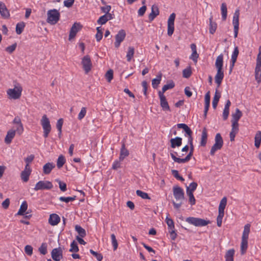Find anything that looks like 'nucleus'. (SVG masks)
<instances>
[{
    "mask_svg": "<svg viewBox=\"0 0 261 261\" xmlns=\"http://www.w3.org/2000/svg\"><path fill=\"white\" fill-rule=\"evenodd\" d=\"M17 47V44L15 43L10 46L7 47L5 50L9 54H12L15 49Z\"/></svg>",
    "mask_w": 261,
    "mask_h": 261,
    "instance_id": "53",
    "label": "nucleus"
},
{
    "mask_svg": "<svg viewBox=\"0 0 261 261\" xmlns=\"http://www.w3.org/2000/svg\"><path fill=\"white\" fill-rule=\"evenodd\" d=\"M171 172L174 177H175L176 179L181 181H184V178L179 175L178 171L176 170H172Z\"/></svg>",
    "mask_w": 261,
    "mask_h": 261,
    "instance_id": "58",
    "label": "nucleus"
},
{
    "mask_svg": "<svg viewBox=\"0 0 261 261\" xmlns=\"http://www.w3.org/2000/svg\"><path fill=\"white\" fill-rule=\"evenodd\" d=\"M46 248L47 247L45 244L43 243L39 248V251H40V253L42 254L43 255L46 254L47 253Z\"/></svg>",
    "mask_w": 261,
    "mask_h": 261,
    "instance_id": "64",
    "label": "nucleus"
},
{
    "mask_svg": "<svg viewBox=\"0 0 261 261\" xmlns=\"http://www.w3.org/2000/svg\"><path fill=\"white\" fill-rule=\"evenodd\" d=\"M80 25L78 23H75L72 27H71L70 33L69 35V39L71 40L73 38H74L76 33L78 32V31L80 30Z\"/></svg>",
    "mask_w": 261,
    "mask_h": 261,
    "instance_id": "21",
    "label": "nucleus"
},
{
    "mask_svg": "<svg viewBox=\"0 0 261 261\" xmlns=\"http://www.w3.org/2000/svg\"><path fill=\"white\" fill-rule=\"evenodd\" d=\"M16 133L14 129H10L8 131L6 136L5 138V142L6 144L11 143L12 139L14 138Z\"/></svg>",
    "mask_w": 261,
    "mask_h": 261,
    "instance_id": "22",
    "label": "nucleus"
},
{
    "mask_svg": "<svg viewBox=\"0 0 261 261\" xmlns=\"http://www.w3.org/2000/svg\"><path fill=\"white\" fill-rule=\"evenodd\" d=\"M211 95L210 92L208 91L205 95L204 97V115L205 117L207 115L210 105Z\"/></svg>",
    "mask_w": 261,
    "mask_h": 261,
    "instance_id": "18",
    "label": "nucleus"
},
{
    "mask_svg": "<svg viewBox=\"0 0 261 261\" xmlns=\"http://www.w3.org/2000/svg\"><path fill=\"white\" fill-rule=\"evenodd\" d=\"M158 94L160 100V106L162 110L164 111H171L168 102L164 94H163V92H161V91H159Z\"/></svg>",
    "mask_w": 261,
    "mask_h": 261,
    "instance_id": "13",
    "label": "nucleus"
},
{
    "mask_svg": "<svg viewBox=\"0 0 261 261\" xmlns=\"http://www.w3.org/2000/svg\"><path fill=\"white\" fill-rule=\"evenodd\" d=\"M40 123L43 130V137L47 138L51 129L50 121L46 115H44L41 119Z\"/></svg>",
    "mask_w": 261,
    "mask_h": 261,
    "instance_id": "6",
    "label": "nucleus"
},
{
    "mask_svg": "<svg viewBox=\"0 0 261 261\" xmlns=\"http://www.w3.org/2000/svg\"><path fill=\"white\" fill-rule=\"evenodd\" d=\"M187 193L189 197V202L191 205L195 204V199L194 198L193 192L187 191Z\"/></svg>",
    "mask_w": 261,
    "mask_h": 261,
    "instance_id": "54",
    "label": "nucleus"
},
{
    "mask_svg": "<svg viewBox=\"0 0 261 261\" xmlns=\"http://www.w3.org/2000/svg\"><path fill=\"white\" fill-rule=\"evenodd\" d=\"M55 167V164H44L43 167V173L45 174H49Z\"/></svg>",
    "mask_w": 261,
    "mask_h": 261,
    "instance_id": "38",
    "label": "nucleus"
},
{
    "mask_svg": "<svg viewBox=\"0 0 261 261\" xmlns=\"http://www.w3.org/2000/svg\"><path fill=\"white\" fill-rule=\"evenodd\" d=\"M162 80L161 74L156 76V78L152 80V86L154 89L157 88Z\"/></svg>",
    "mask_w": 261,
    "mask_h": 261,
    "instance_id": "39",
    "label": "nucleus"
},
{
    "mask_svg": "<svg viewBox=\"0 0 261 261\" xmlns=\"http://www.w3.org/2000/svg\"><path fill=\"white\" fill-rule=\"evenodd\" d=\"M171 147L173 148L181 146L182 144V138L176 137L170 140Z\"/></svg>",
    "mask_w": 261,
    "mask_h": 261,
    "instance_id": "23",
    "label": "nucleus"
},
{
    "mask_svg": "<svg viewBox=\"0 0 261 261\" xmlns=\"http://www.w3.org/2000/svg\"><path fill=\"white\" fill-rule=\"evenodd\" d=\"M56 181L58 182L59 188L62 191L64 192L67 190L66 184L65 182L61 181L59 179H56Z\"/></svg>",
    "mask_w": 261,
    "mask_h": 261,
    "instance_id": "61",
    "label": "nucleus"
},
{
    "mask_svg": "<svg viewBox=\"0 0 261 261\" xmlns=\"http://www.w3.org/2000/svg\"><path fill=\"white\" fill-rule=\"evenodd\" d=\"M177 126L179 128H182L185 132V136L188 137V144L190 146L191 150L194 149L193 145V138L192 137V132L190 127L185 123H179L177 124Z\"/></svg>",
    "mask_w": 261,
    "mask_h": 261,
    "instance_id": "7",
    "label": "nucleus"
},
{
    "mask_svg": "<svg viewBox=\"0 0 261 261\" xmlns=\"http://www.w3.org/2000/svg\"><path fill=\"white\" fill-rule=\"evenodd\" d=\"M15 129L14 130H15V133H17L19 135H21L24 131V128H23L22 123L16 124L15 126Z\"/></svg>",
    "mask_w": 261,
    "mask_h": 261,
    "instance_id": "49",
    "label": "nucleus"
},
{
    "mask_svg": "<svg viewBox=\"0 0 261 261\" xmlns=\"http://www.w3.org/2000/svg\"><path fill=\"white\" fill-rule=\"evenodd\" d=\"M223 55L220 54L219 55L216 60L215 67L217 69V73L215 76V80L218 87H219L224 78V71L223 70Z\"/></svg>",
    "mask_w": 261,
    "mask_h": 261,
    "instance_id": "1",
    "label": "nucleus"
},
{
    "mask_svg": "<svg viewBox=\"0 0 261 261\" xmlns=\"http://www.w3.org/2000/svg\"><path fill=\"white\" fill-rule=\"evenodd\" d=\"M174 86V83L173 82H170L163 87L162 89V91H161V92H163V94H164V93L167 90L172 89Z\"/></svg>",
    "mask_w": 261,
    "mask_h": 261,
    "instance_id": "42",
    "label": "nucleus"
},
{
    "mask_svg": "<svg viewBox=\"0 0 261 261\" xmlns=\"http://www.w3.org/2000/svg\"><path fill=\"white\" fill-rule=\"evenodd\" d=\"M70 249L69 250L70 252H76L79 251V249L77 246V243L75 242V241H73L71 245H70Z\"/></svg>",
    "mask_w": 261,
    "mask_h": 261,
    "instance_id": "51",
    "label": "nucleus"
},
{
    "mask_svg": "<svg viewBox=\"0 0 261 261\" xmlns=\"http://www.w3.org/2000/svg\"><path fill=\"white\" fill-rule=\"evenodd\" d=\"M0 14L4 18H8L10 17V13L7 9L5 4L0 5Z\"/></svg>",
    "mask_w": 261,
    "mask_h": 261,
    "instance_id": "26",
    "label": "nucleus"
},
{
    "mask_svg": "<svg viewBox=\"0 0 261 261\" xmlns=\"http://www.w3.org/2000/svg\"><path fill=\"white\" fill-rule=\"evenodd\" d=\"M31 172L32 168L30 164H26L24 170L22 171L20 173L21 180L24 182H28L29 180V177Z\"/></svg>",
    "mask_w": 261,
    "mask_h": 261,
    "instance_id": "12",
    "label": "nucleus"
},
{
    "mask_svg": "<svg viewBox=\"0 0 261 261\" xmlns=\"http://www.w3.org/2000/svg\"><path fill=\"white\" fill-rule=\"evenodd\" d=\"M221 12L222 15V18L223 20H225L227 15V5L225 3H223L221 6Z\"/></svg>",
    "mask_w": 261,
    "mask_h": 261,
    "instance_id": "33",
    "label": "nucleus"
},
{
    "mask_svg": "<svg viewBox=\"0 0 261 261\" xmlns=\"http://www.w3.org/2000/svg\"><path fill=\"white\" fill-rule=\"evenodd\" d=\"M63 124V120L62 118L59 119L57 122L56 127L59 131V135L61 136L62 133V127Z\"/></svg>",
    "mask_w": 261,
    "mask_h": 261,
    "instance_id": "48",
    "label": "nucleus"
},
{
    "mask_svg": "<svg viewBox=\"0 0 261 261\" xmlns=\"http://www.w3.org/2000/svg\"><path fill=\"white\" fill-rule=\"evenodd\" d=\"M53 187L52 183L47 180H41L38 181L34 188L35 191L42 190H50Z\"/></svg>",
    "mask_w": 261,
    "mask_h": 261,
    "instance_id": "10",
    "label": "nucleus"
},
{
    "mask_svg": "<svg viewBox=\"0 0 261 261\" xmlns=\"http://www.w3.org/2000/svg\"><path fill=\"white\" fill-rule=\"evenodd\" d=\"M192 74V70L191 67H188L182 71V76L185 78H189Z\"/></svg>",
    "mask_w": 261,
    "mask_h": 261,
    "instance_id": "44",
    "label": "nucleus"
},
{
    "mask_svg": "<svg viewBox=\"0 0 261 261\" xmlns=\"http://www.w3.org/2000/svg\"><path fill=\"white\" fill-rule=\"evenodd\" d=\"M129 154V152L128 150L125 148V144L123 143L121 146L120 154V159L121 160L124 159L125 157L128 156Z\"/></svg>",
    "mask_w": 261,
    "mask_h": 261,
    "instance_id": "36",
    "label": "nucleus"
},
{
    "mask_svg": "<svg viewBox=\"0 0 261 261\" xmlns=\"http://www.w3.org/2000/svg\"><path fill=\"white\" fill-rule=\"evenodd\" d=\"M28 208V203L26 201H24L21 203L20 208L17 212L16 215L22 216L24 215V213L26 212Z\"/></svg>",
    "mask_w": 261,
    "mask_h": 261,
    "instance_id": "30",
    "label": "nucleus"
},
{
    "mask_svg": "<svg viewBox=\"0 0 261 261\" xmlns=\"http://www.w3.org/2000/svg\"><path fill=\"white\" fill-rule=\"evenodd\" d=\"M106 78L108 82H111L113 78V70L110 69L108 70L106 74Z\"/></svg>",
    "mask_w": 261,
    "mask_h": 261,
    "instance_id": "55",
    "label": "nucleus"
},
{
    "mask_svg": "<svg viewBox=\"0 0 261 261\" xmlns=\"http://www.w3.org/2000/svg\"><path fill=\"white\" fill-rule=\"evenodd\" d=\"M186 221L196 227L204 226L211 223L209 220H205L201 218L192 217L187 218Z\"/></svg>",
    "mask_w": 261,
    "mask_h": 261,
    "instance_id": "5",
    "label": "nucleus"
},
{
    "mask_svg": "<svg viewBox=\"0 0 261 261\" xmlns=\"http://www.w3.org/2000/svg\"><path fill=\"white\" fill-rule=\"evenodd\" d=\"M108 21V18L105 14L100 16L97 21V22L99 24H105Z\"/></svg>",
    "mask_w": 261,
    "mask_h": 261,
    "instance_id": "52",
    "label": "nucleus"
},
{
    "mask_svg": "<svg viewBox=\"0 0 261 261\" xmlns=\"http://www.w3.org/2000/svg\"><path fill=\"white\" fill-rule=\"evenodd\" d=\"M175 16V14L173 13L170 14L168 20L167 34L169 36H171L174 33Z\"/></svg>",
    "mask_w": 261,
    "mask_h": 261,
    "instance_id": "11",
    "label": "nucleus"
},
{
    "mask_svg": "<svg viewBox=\"0 0 261 261\" xmlns=\"http://www.w3.org/2000/svg\"><path fill=\"white\" fill-rule=\"evenodd\" d=\"M197 187V184L195 182H192L190 184V186L187 187V191L193 192Z\"/></svg>",
    "mask_w": 261,
    "mask_h": 261,
    "instance_id": "57",
    "label": "nucleus"
},
{
    "mask_svg": "<svg viewBox=\"0 0 261 261\" xmlns=\"http://www.w3.org/2000/svg\"><path fill=\"white\" fill-rule=\"evenodd\" d=\"M137 195L141 197L142 199H150V197L148 196L147 193L144 192L141 190H138L136 191Z\"/></svg>",
    "mask_w": 261,
    "mask_h": 261,
    "instance_id": "46",
    "label": "nucleus"
},
{
    "mask_svg": "<svg viewBox=\"0 0 261 261\" xmlns=\"http://www.w3.org/2000/svg\"><path fill=\"white\" fill-rule=\"evenodd\" d=\"M97 33L95 35V38L97 42H99L102 38V31L101 27H97Z\"/></svg>",
    "mask_w": 261,
    "mask_h": 261,
    "instance_id": "45",
    "label": "nucleus"
},
{
    "mask_svg": "<svg viewBox=\"0 0 261 261\" xmlns=\"http://www.w3.org/2000/svg\"><path fill=\"white\" fill-rule=\"evenodd\" d=\"M86 113H87L86 108L85 107H83L81 109V110L78 115V119L80 120H82L85 116Z\"/></svg>",
    "mask_w": 261,
    "mask_h": 261,
    "instance_id": "56",
    "label": "nucleus"
},
{
    "mask_svg": "<svg viewBox=\"0 0 261 261\" xmlns=\"http://www.w3.org/2000/svg\"><path fill=\"white\" fill-rule=\"evenodd\" d=\"M234 252L233 249L228 250L225 255V261H233Z\"/></svg>",
    "mask_w": 261,
    "mask_h": 261,
    "instance_id": "32",
    "label": "nucleus"
},
{
    "mask_svg": "<svg viewBox=\"0 0 261 261\" xmlns=\"http://www.w3.org/2000/svg\"><path fill=\"white\" fill-rule=\"evenodd\" d=\"M213 16H211L210 18V29L209 31L210 33L212 34H214L216 32V29L217 28V24L215 22L213 21Z\"/></svg>",
    "mask_w": 261,
    "mask_h": 261,
    "instance_id": "29",
    "label": "nucleus"
},
{
    "mask_svg": "<svg viewBox=\"0 0 261 261\" xmlns=\"http://www.w3.org/2000/svg\"><path fill=\"white\" fill-rule=\"evenodd\" d=\"M60 221V217L56 214L50 215L48 219V223L52 226L57 225Z\"/></svg>",
    "mask_w": 261,
    "mask_h": 261,
    "instance_id": "19",
    "label": "nucleus"
},
{
    "mask_svg": "<svg viewBox=\"0 0 261 261\" xmlns=\"http://www.w3.org/2000/svg\"><path fill=\"white\" fill-rule=\"evenodd\" d=\"M261 143V131H257L254 137V145L256 148H259Z\"/></svg>",
    "mask_w": 261,
    "mask_h": 261,
    "instance_id": "34",
    "label": "nucleus"
},
{
    "mask_svg": "<svg viewBox=\"0 0 261 261\" xmlns=\"http://www.w3.org/2000/svg\"><path fill=\"white\" fill-rule=\"evenodd\" d=\"M22 91V88L21 86L18 85L15 86L14 88L8 89L7 90V94L9 99H17L20 97Z\"/></svg>",
    "mask_w": 261,
    "mask_h": 261,
    "instance_id": "4",
    "label": "nucleus"
},
{
    "mask_svg": "<svg viewBox=\"0 0 261 261\" xmlns=\"http://www.w3.org/2000/svg\"><path fill=\"white\" fill-rule=\"evenodd\" d=\"M126 36V33L124 30H120L115 36L116 41L114 43L115 47L118 48L121 43L124 40Z\"/></svg>",
    "mask_w": 261,
    "mask_h": 261,
    "instance_id": "15",
    "label": "nucleus"
},
{
    "mask_svg": "<svg viewBox=\"0 0 261 261\" xmlns=\"http://www.w3.org/2000/svg\"><path fill=\"white\" fill-rule=\"evenodd\" d=\"M25 24L24 22H20L18 23L16 25V32L18 35H20L23 32Z\"/></svg>",
    "mask_w": 261,
    "mask_h": 261,
    "instance_id": "37",
    "label": "nucleus"
},
{
    "mask_svg": "<svg viewBox=\"0 0 261 261\" xmlns=\"http://www.w3.org/2000/svg\"><path fill=\"white\" fill-rule=\"evenodd\" d=\"M90 253L93 255L94 256L96 257V259L98 260V261H101V260L103 258V256L102 255L100 254V253H97V252H95L94 251V250H92V249H90Z\"/></svg>",
    "mask_w": 261,
    "mask_h": 261,
    "instance_id": "59",
    "label": "nucleus"
},
{
    "mask_svg": "<svg viewBox=\"0 0 261 261\" xmlns=\"http://www.w3.org/2000/svg\"><path fill=\"white\" fill-rule=\"evenodd\" d=\"M82 64L85 73H88L91 70L92 67V63L89 56L87 55L83 57Z\"/></svg>",
    "mask_w": 261,
    "mask_h": 261,
    "instance_id": "14",
    "label": "nucleus"
},
{
    "mask_svg": "<svg viewBox=\"0 0 261 261\" xmlns=\"http://www.w3.org/2000/svg\"><path fill=\"white\" fill-rule=\"evenodd\" d=\"M135 54V49L132 46H129L128 48V50L126 54V59L128 62L131 61L132 59L133 58Z\"/></svg>",
    "mask_w": 261,
    "mask_h": 261,
    "instance_id": "35",
    "label": "nucleus"
},
{
    "mask_svg": "<svg viewBox=\"0 0 261 261\" xmlns=\"http://www.w3.org/2000/svg\"><path fill=\"white\" fill-rule=\"evenodd\" d=\"M239 15L240 11L239 9H237L235 11L233 16L232 24L233 27H239Z\"/></svg>",
    "mask_w": 261,
    "mask_h": 261,
    "instance_id": "31",
    "label": "nucleus"
},
{
    "mask_svg": "<svg viewBox=\"0 0 261 261\" xmlns=\"http://www.w3.org/2000/svg\"><path fill=\"white\" fill-rule=\"evenodd\" d=\"M220 98V94H219L217 91L215 92V96L213 98V101H212V106L214 109H215L217 108L218 101L219 100V99Z\"/></svg>",
    "mask_w": 261,
    "mask_h": 261,
    "instance_id": "41",
    "label": "nucleus"
},
{
    "mask_svg": "<svg viewBox=\"0 0 261 261\" xmlns=\"http://www.w3.org/2000/svg\"><path fill=\"white\" fill-rule=\"evenodd\" d=\"M76 196H74L73 197H60L59 198V200L61 201L65 202L66 203H68L69 201H72L76 199Z\"/></svg>",
    "mask_w": 261,
    "mask_h": 261,
    "instance_id": "50",
    "label": "nucleus"
},
{
    "mask_svg": "<svg viewBox=\"0 0 261 261\" xmlns=\"http://www.w3.org/2000/svg\"><path fill=\"white\" fill-rule=\"evenodd\" d=\"M166 222L168 226L169 230L174 229V223L172 219L167 217L166 218Z\"/></svg>",
    "mask_w": 261,
    "mask_h": 261,
    "instance_id": "47",
    "label": "nucleus"
},
{
    "mask_svg": "<svg viewBox=\"0 0 261 261\" xmlns=\"http://www.w3.org/2000/svg\"><path fill=\"white\" fill-rule=\"evenodd\" d=\"M173 193L176 201H179L178 203H176L174 201H172L174 208L178 210L182 204V201L184 200V192L180 187L176 186L173 187Z\"/></svg>",
    "mask_w": 261,
    "mask_h": 261,
    "instance_id": "2",
    "label": "nucleus"
},
{
    "mask_svg": "<svg viewBox=\"0 0 261 261\" xmlns=\"http://www.w3.org/2000/svg\"><path fill=\"white\" fill-rule=\"evenodd\" d=\"M159 10L158 7L155 5L151 7V12L149 14L148 18L150 21H152L158 15H159Z\"/></svg>",
    "mask_w": 261,
    "mask_h": 261,
    "instance_id": "20",
    "label": "nucleus"
},
{
    "mask_svg": "<svg viewBox=\"0 0 261 261\" xmlns=\"http://www.w3.org/2000/svg\"><path fill=\"white\" fill-rule=\"evenodd\" d=\"M60 13L56 9L49 10L47 12V21L51 24H56L59 20Z\"/></svg>",
    "mask_w": 261,
    "mask_h": 261,
    "instance_id": "8",
    "label": "nucleus"
},
{
    "mask_svg": "<svg viewBox=\"0 0 261 261\" xmlns=\"http://www.w3.org/2000/svg\"><path fill=\"white\" fill-rule=\"evenodd\" d=\"M242 116V112L238 108H237L235 113L232 114L231 122H238Z\"/></svg>",
    "mask_w": 261,
    "mask_h": 261,
    "instance_id": "27",
    "label": "nucleus"
},
{
    "mask_svg": "<svg viewBox=\"0 0 261 261\" xmlns=\"http://www.w3.org/2000/svg\"><path fill=\"white\" fill-rule=\"evenodd\" d=\"M223 144V141L220 134H217L215 138V144L211 149V154L214 155L216 151L220 150L222 148Z\"/></svg>",
    "mask_w": 261,
    "mask_h": 261,
    "instance_id": "9",
    "label": "nucleus"
},
{
    "mask_svg": "<svg viewBox=\"0 0 261 261\" xmlns=\"http://www.w3.org/2000/svg\"><path fill=\"white\" fill-rule=\"evenodd\" d=\"M142 86L143 87V94L146 97H147V88H148L147 82L145 81H143L142 82Z\"/></svg>",
    "mask_w": 261,
    "mask_h": 261,
    "instance_id": "63",
    "label": "nucleus"
},
{
    "mask_svg": "<svg viewBox=\"0 0 261 261\" xmlns=\"http://www.w3.org/2000/svg\"><path fill=\"white\" fill-rule=\"evenodd\" d=\"M33 247L29 245H26L24 247V251L27 254L31 256L33 254Z\"/></svg>",
    "mask_w": 261,
    "mask_h": 261,
    "instance_id": "60",
    "label": "nucleus"
},
{
    "mask_svg": "<svg viewBox=\"0 0 261 261\" xmlns=\"http://www.w3.org/2000/svg\"><path fill=\"white\" fill-rule=\"evenodd\" d=\"M51 257L55 261H60L63 258L62 250L61 247L52 250Z\"/></svg>",
    "mask_w": 261,
    "mask_h": 261,
    "instance_id": "16",
    "label": "nucleus"
},
{
    "mask_svg": "<svg viewBox=\"0 0 261 261\" xmlns=\"http://www.w3.org/2000/svg\"><path fill=\"white\" fill-rule=\"evenodd\" d=\"M231 132L238 133L239 132V123L238 122H231Z\"/></svg>",
    "mask_w": 261,
    "mask_h": 261,
    "instance_id": "62",
    "label": "nucleus"
},
{
    "mask_svg": "<svg viewBox=\"0 0 261 261\" xmlns=\"http://www.w3.org/2000/svg\"><path fill=\"white\" fill-rule=\"evenodd\" d=\"M75 229L81 238H84L86 236V230L80 225H75Z\"/></svg>",
    "mask_w": 261,
    "mask_h": 261,
    "instance_id": "40",
    "label": "nucleus"
},
{
    "mask_svg": "<svg viewBox=\"0 0 261 261\" xmlns=\"http://www.w3.org/2000/svg\"><path fill=\"white\" fill-rule=\"evenodd\" d=\"M193 150H191L190 148V151L188 154L185 158H176L173 153H171L172 158L174 161L177 163L188 162L191 158L193 153Z\"/></svg>",
    "mask_w": 261,
    "mask_h": 261,
    "instance_id": "17",
    "label": "nucleus"
},
{
    "mask_svg": "<svg viewBox=\"0 0 261 261\" xmlns=\"http://www.w3.org/2000/svg\"><path fill=\"white\" fill-rule=\"evenodd\" d=\"M239 51L238 47H236L233 50V51L232 54L231 58V62H233V63H236L237 59V57L239 55Z\"/></svg>",
    "mask_w": 261,
    "mask_h": 261,
    "instance_id": "43",
    "label": "nucleus"
},
{
    "mask_svg": "<svg viewBox=\"0 0 261 261\" xmlns=\"http://www.w3.org/2000/svg\"><path fill=\"white\" fill-rule=\"evenodd\" d=\"M207 130L205 128H204L202 130L201 140H200V145L202 146H204L207 142Z\"/></svg>",
    "mask_w": 261,
    "mask_h": 261,
    "instance_id": "28",
    "label": "nucleus"
},
{
    "mask_svg": "<svg viewBox=\"0 0 261 261\" xmlns=\"http://www.w3.org/2000/svg\"><path fill=\"white\" fill-rule=\"evenodd\" d=\"M231 105V102L229 100H227L226 104L225 105L224 109L223 112V118L226 120L228 117L229 114V107Z\"/></svg>",
    "mask_w": 261,
    "mask_h": 261,
    "instance_id": "25",
    "label": "nucleus"
},
{
    "mask_svg": "<svg viewBox=\"0 0 261 261\" xmlns=\"http://www.w3.org/2000/svg\"><path fill=\"white\" fill-rule=\"evenodd\" d=\"M250 224H247L244 226V230L242 236L241 244V253L244 254L248 248V239L250 233Z\"/></svg>",
    "mask_w": 261,
    "mask_h": 261,
    "instance_id": "3",
    "label": "nucleus"
},
{
    "mask_svg": "<svg viewBox=\"0 0 261 261\" xmlns=\"http://www.w3.org/2000/svg\"><path fill=\"white\" fill-rule=\"evenodd\" d=\"M226 204L227 198L226 197H224L220 201L218 208L219 214L224 215V210Z\"/></svg>",
    "mask_w": 261,
    "mask_h": 261,
    "instance_id": "24",
    "label": "nucleus"
}]
</instances>
